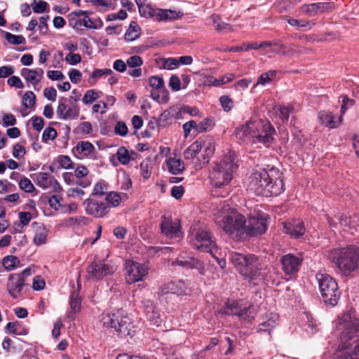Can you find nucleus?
Masks as SVG:
<instances>
[{
	"label": "nucleus",
	"instance_id": "ea45409f",
	"mask_svg": "<svg viewBox=\"0 0 359 359\" xmlns=\"http://www.w3.org/2000/svg\"><path fill=\"white\" fill-rule=\"evenodd\" d=\"M252 123H247L237 128L235 130V135L240 140H244L248 135H250L252 129Z\"/></svg>",
	"mask_w": 359,
	"mask_h": 359
},
{
	"label": "nucleus",
	"instance_id": "774afa93",
	"mask_svg": "<svg viewBox=\"0 0 359 359\" xmlns=\"http://www.w3.org/2000/svg\"><path fill=\"white\" fill-rule=\"evenodd\" d=\"M219 101L223 109L225 111H229L233 108V101L229 96H221L219 97Z\"/></svg>",
	"mask_w": 359,
	"mask_h": 359
},
{
	"label": "nucleus",
	"instance_id": "4c0bfd02",
	"mask_svg": "<svg viewBox=\"0 0 359 359\" xmlns=\"http://www.w3.org/2000/svg\"><path fill=\"white\" fill-rule=\"evenodd\" d=\"M277 72L275 70H269L266 73L262 74L257 79V83L254 87L258 85L265 86L266 83H269L276 76Z\"/></svg>",
	"mask_w": 359,
	"mask_h": 359
},
{
	"label": "nucleus",
	"instance_id": "a211bd4d",
	"mask_svg": "<svg viewBox=\"0 0 359 359\" xmlns=\"http://www.w3.org/2000/svg\"><path fill=\"white\" fill-rule=\"evenodd\" d=\"M334 6L333 2H320L311 4H304L300 10L308 16H315L318 13L331 11Z\"/></svg>",
	"mask_w": 359,
	"mask_h": 359
},
{
	"label": "nucleus",
	"instance_id": "7ed1b4c3",
	"mask_svg": "<svg viewBox=\"0 0 359 359\" xmlns=\"http://www.w3.org/2000/svg\"><path fill=\"white\" fill-rule=\"evenodd\" d=\"M229 259L236 271L245 280L250 281L258 279L266 269L262 257L252 253L231 252Z\"/></svg>",
	"mask_w": 359,
	"mask_h": 359
},
{
	"label": "nucleus",
	"instance_id": "052dcab7",
	"mask_svg": "<svg viewBox=\"0 0 359 359\" xmlns=\"http://www.w3.org/2000/svg\"><path fill=\"white\" fill-rule=\"evenodd\" d=\"M114 132L116 135L125 137L128 135V129L125 122L118 121L114 127Z\"/></svg>",
	"mask_w": 359,
	"mask_h": 359
},
{
	"label": "nucleus",
	"instance_id": "412c9836",
	"mask_svg": "<svg viewBox=\"0 0 359 359\" xmlns=\"http://www.w3.org/2000/svg\"><path fill=\"white\" fill-rule=\"evenodd\" d=\"M69 305L70 309L67 313V318L70 320H74L75 315L80 311L81 308V298L75 291H73L70 294Z\"/></svg>",
	"mask_w": 359,
	"mask_h": 359
},
{
	"label": "nucleus",
	"instance_id": "0e129e2a",
	"mask_svg": "<svg viewBox=\"0 0 359 359\" xmlns=\"http://www.w3.org/2000/svg\"><path fill=\"white\" fill-rule=\"evenodd\" d=\"M143 64L142 57L139 55H133L127 59L126 65L130 68L138 67Z\"/></svg>",
	"mask_w": 359,
	"mask_h": 359
},
{
	"label": "nucleus",
	"instance_id": "8fccbe9b",
	"mask_svg": "<svg viewBox=\"0 0 359 359\" xmlns=\"http://www.w3.org/2000/svg\"><path fill=\"white\" fill-rule=\"evenodd\" d=\"M116 157L119 162L123 165L129 163L131 160L128 150H127L124 147H121L118 149Z\"/></svg>",
	"mask_w": 359,
	"mask_h": 359
},
{
	"label": "nucleus",
	"instance_id": "680f3d73",
	"mask_svg": "<svg viewBox=\"0 0 359 359\" xmlns=\"http://www.w3.org/2000/svg\"><path fill=\"white\" fill-rule=\"evenodd\" d=\"M150 86L156 90H161L164 87L163 78L159 76H151L149 79Z\"/></svg>",
	"mask_w": 359,
	"mask_h": 359
},
{
	"label": "nucleus",
	"instance_id": "9d476101",
	"mask_svg": "<svg viewBox=\"0 0 359 359\" xmlns=\"http://www.w3.org/2000/svg\"><path fill=\"white\" fill-rule=\"evenodd\" d=\"M83 205L86 214L95 218H102L109 212L108 203L103 198L90 196L83 201Z\"/></svg>",
	"mask_w": 359,
	"mask_h": 359
},
{
	"label": "nucleus",
	"instance_id": "338daca9",
	"mask_svg": "<svg viewBox=\"0 0 359 359\" xmlns=\"http://www.w3.org/2000/svg\"><path fill=\"white\" fill-rule=\"evenodd\" d=\"M79 115V109L76 106L72 108L67 107V111L62 117V120H66L67 118L76 119L78 118Z\"/></svg>",
	"mask_w": 359,
	"mask_h": 359
},
{
	"label": "nucleus",
	"instance_id": "20e7f679",
	"mask_svg": "<svg viewBox=\"0 0 359 359\" xmlns=\"http://www.w3.org/2000/svg\"><path fill=\"white\" fill-rule=\"evenodd\" d=\"M327 259L345 276H349L359 268V248L350 245L328 250Z\"/></svg>",
	"mask_w": 359,
	"mask_h": 359
},
{
	"label": "nucleus",
	"instance_id": "37998d69",
	"mask_svg": "<svg viewBox=\"0 0 359 359\" xmlns=\"http://www.w3.org/2000/svg\"><path fill=\"white\" fill-rule=\"evenodd\" d=\"M19 263L20 261L18 258L13 255L5 257L2 262V264L6 271L13 270Z\"/></svg>",
	"mask_w": 359,
	"mask_h": 359
},
{
	"label": "nucleus",
	"instance_id": "5fc2aeb1",
	"mask_svg": "<svg viewBox=\"0 0 359 359\" xmlns=\"http://www.w3.org/2000/svg\"><path fill=\"white\" fill-rule=\"evenodd\" d=\"M79 21H80V18H79L77 15H73V12L69 15V26L72 27L78 34H82L84 29L81 27H79V24H77Z\"/></svg>",
	"mask_w": 359,
	"mask_h": 359
},
{
	"label": "nucleus",
	"instance_id": "13d9d810",
	"mask_svg": "<svg viewBox=\"0 0 359 359\" xmlns=\"http://www.w3.org/2000/svg\"><path fill=\"white\" fill-rule=\"evenodd\" d=\"M90 2L98 7L111 8L112 9L115 8L116 4V0H90Z\"/></svg>",
	"mask_w": 359,
	"mask_h": 359
},
{
	"label": "nucleus",
	"instance_id": "e2e57ef3",
	"mask_svg": "<svg viewBox=\"0 0 359 359\" xmlns=\"http://www.w3.org/2000/svg\"><path fill=\"white\" fill-rule=\"evenodd\" d=\"M172 251V248L170 247L151 246L148 249V252L151 255H155L159 253H169Z\"/></svg>",
	"mask_w": 359,
	"mask_h": 359
},
{
	"label": "nucleus",
	"instance_id": "4468645a",
	"mask_svg": "<svg viewBox=\"0 0 359 359\" xmlns=\"http://www.w3.org/2000/svg\"><path fill=\"white\" fill-rule=\"evenodd\" d=\"M245 217L241 215L227 216L224 219L223 229L230 235H244Z\"/></svg>",
	"mask_w": 359,
	"mask_h": 359
},
{
	"label": "nucleus",
	"instance_id": "f3484780",
	"mask_svg": "<svg viewBox=\"0 0 359 359\" xmlns=\"http://www.w3.org/2000/svg\"><path fill=\"white\" fill-rule=\"evenodd\" d=\"M187 287L185 284L182 280L177 282L170 281L169 283L162 285L158 290V294L161 296L174 295L176 297L182 296L186 294Z\"/></svg>",
	"mask_w": 359,
	"mask_h": 359
},
{
	"label": "nucleus",
	"instance_id": "1a4fd4ad",
	"mask_svg": "<svg viewBox=\"0 0 359 359\" xmlns=\"http://www.w3.org/2000/svg\"><path fill=\"white\" fill-rule=\"evenodd\" d=\"M194 248L201 252L212 253V250L216 247L215 238L212 234L205 230L199 229L195 236L194 240L190 241Z\"/></svg>",
	"mask_w": 359,
	"mask_h": 359
},
{
	"label": "nucleus",
	"instance_id": "f704fd0d",
	"mask_svg": "<svg viewBox=\"0 0 359 359\" xmlns=\"http://www.w3.org/2000/svg\"><path fill=\"white\" fill-rule=\"evenodd\" d=\"M241 306L239 305L238 302H227L225 306L222 308V311L226 315H233L238 316L239 312H241Z\"/></svg>",
	"mask_w": 359,
	"mask_h": 359
},
{
	"label": "nucleus",
	"instance_id": "7c9ffc66",
	"mask_svg": "<svg viewBox=\"0 0 359 359\" xmlns=\"http://www.w3.org/2000/svg\"><path fill=\"white\" fill-rule=\"evenodd\" d=\"M48 233V230L43 224L39 226L36 229L34 237V244L36 245L45 244L47 240Z\"/></svg>",
	"mask_w": 359,
	"mask_h": 359
},
{
	"label": "nucleus",
	"instance_id": "393cba45",
	"mask_svg": "<svg viewBox=\"0 0 359 359\" xmlns=\"http://www.w3.org/2000/svg\"><path fill=\"white\" fill-rule=\"evenodd\" d=\"M181 11H175L172 10H163L158 9L156 20L158 21H171L172 20L178 19L183 15Z\"/></svg>",
	"mask_w": 359,
	"mask_h": 359
},
{
	"label": "nucleus",
	"instance_id": "423d86ee",
	"mask_svg": "<svg viewBox=\"0 0 359 359\" xmlns=\"http://www.w3.org/2000/svg\"><path fill=\"white\" fill-rule=\"evenodd\" d=\"M321 296L326 304L335 306L340 298V292L336 280L327 273H318L316 276Z\"/></svg>",
	"mask_w": 359,
	"mask_h": 359
},
{
	"label": "nucleus",
	"instance_id": "c9c22d12",
	"mask_svg": "<svg viewBox=\"0 0 359 359\" xmlns=\"http://www.w3.org/2000/svg\"><path fill=\"white\" fill-rule=\"evenodd\" d=\"M255 309L250 306L248 307H241V312H239L238 318L241 321L248 323L255 318Z\"/></svg>",
	"mask_w": 359,
	"mask_h": 359
},
{
	"label": "nucleus",
	"instance_id": "79ce46f5",
	"mask_svg": "<svg viewBox=\"0 0 359 359\" xmlns=\"http://www.w3.org/2000/svg\"><path fill=\"white\" fill-rule=\"evenodd\" d=\"M20 74L27 83L33 84L36 89V85L40 82V79L36 78L34 74H32L31 69L22 68L20 71Z\"/></svg>",
	"mask_w": 359,
	"mask_h": 359
},
{
	"label": "nucleus",
	"instance_id": "864d4df0",
	"mask_svg": "<svg viewBox=\"0 0 359 359\" xmlns=\"http://www.w3.org/2000/svg\"><path fill=\"white\" fill-rule=\"evenodd\" d=\"M36 96L32 91H27L22 97V104L26 108L32 107L35 104Z\"/></svg>",
	"mask_w": 359,
	"mask_h": 359
},
{
	"label": "nucleus",
	"instance_id": "9b49d317",
	"mask_svg": "<svg viewBox=\"0 0 359 359\" xmlns=\"http://www.w3.org/2000/svg\"><path fill=\"white\" fill-rule=\"evenodd\" d=\"M160 229L161 233L168 239H177L182 237L181 223L178 219L172 220L170 217L162 215Z\"/></svg>",
	"mask_w": 359,
	"mask_h": 359
},
{
	"label": "nucleus",
	"instance_id": "de8ad7c7",
	"mask_svg": "<svg viewBox=\"0 0 359 359\" xmlns=\"http://www.w3.org/2000/svg\"><path fill=\"white\" fill-rule=\"evenodd\" d=\"M147 318L151 324L159 326L161 323L160 314L155 309H152L151 307L148 308V311L146 313Z\"/></svg>",
	"mask_w": 359,
	"mask_h": 359
},
{
	"label": "nucleus",
	"instance_id": "49530a36",
	"mask_svg": "<svg viewBox=\"0 0 359 359\" xmlns=\"http://www.w3.org/2000/svg\"><path fill=\"white\" fill-rule=\"evenodd\" d=\"M139 12L142 16L151 18L156 20L158 9L152 8L151 5L147 4L144 7H140V11Z\"/></svg>",
	"mask_w": 359,
	"mask_h": 359
},
{
	"label": "nucleus",
	"instance_id": "3c124183",
	"mask_svg": "<svg viewBox=\"0 0 359 359\" xmlns=\"http://www.w3.org/2000/svg\"><path fill=\"white\" fill-rule=\"evenodd\" d=\"M5 39L6 41L13 45L25 44L26 43L25 38L22 35H14L10 32L5 33Z\"/></svg>",
	"mask_w": 359,
	"mask_h": 359
},
{
	"label": "nucleus",
	"instance_id": "f257e3e1",
	"mask_svg": "<svg viewBox=\"0 0 359 359\" xmlns=\"http://www.w3.org/2000/svg\"><path fill=\"white\" fill-rule=\"evenodd\" d=\"M248 189L257 196H278L285 190L283 173L274 166L254 169L248 177Z\"/></svg>",
	"mask_w": 359,
	"mask_h": 359
},
{
	"label": "nucleus",
	"instance_id": "a18cd8bd",
	"mask_svg": "<svg viewBox=\"0 0 359 359\" xmlns=\"http://www.w3.org/2000/svg\"><path fill=\"white\" fill-rule=\"evenodd\" d=\"M100 94H102L100 91L94 89L88 90L84 94L82 101L85 104H90L100 97Z\"/></svg>",
	"mask_w": 359,
	"mask_h": 359
},
{
	"label": "nucleus",
	"instance_id": "cd10ccee",
	"mask_svg": "<svg viewBox=\"0 0 359 359\" xmlns=\"http://www.w3.org/2000/svg\"><path fill=\"white\" fill-rule=\"evenodd\" d=\"M337 219L340 222L341 226L349 227L350 229L356 228L358 222H359L358 217L353 214V215H346L345 214H341L337 216Z\"/></svg>",
	"mask_w": 359,
	"mask_h": 359
},
{
	"label": "nucleus",
	"instance_id": "bb28decb",
	"mask_svg": "<svg viewBox=\"0 0 359 359\" xmlns=\"http://www.w3.org/2000/svg\"><path fill=\"white\" fill-rule=\"evenodd\" d=\"M287 21L291 26L294 27L298 30L302 31L310 30L316 25V23L312 21L294 18H287Z\"/></svg>",
	"mask_w": 359,
	"mask_h": 359
},
{
	"label": "nucleus",
	"instance_id": "09e8293b",
	"mask_svg": "<svg viewBox=\"0 0 359 359\" xmlns=\"http://www.w3.org/2000/svg\"><path fill=\"white\" fill-rule=\"evenodd\" d=\"M32 10L35 13H43L49 11V4L44 1L34 0L31 4Z\"/></svg>",
	"mask_w": 359,
	"mask_h": 359
},
{
	"label": "nucleus",
	"instance_id": "5701e85b",
	"mask_svg": "<svg viewBox=\"0 0 359 359\" xmlns=\"http://www.w3.org/2000/svg\"><path fill=\"white\" fill-rule=\"evenodd\" d=\"M275 132L276 130L274 128L270 123H266L262 126V133L258 135H255L254 137L256 138L257 142L268 146L273 142V135Z\"/></svg>",
	"mask_w": 359,
	"mask_h": 359
},
{
	"label": "nucleus",
	"instance_id": "a19ab883",
	"mask_svg": "<svg viewBox=\"0 0 359 359\" xmlns=\"http://www.w3.org/2000/svg\"><path fill=\"white\" fill-rule=\"evenodd\" d=\"M113 74V71L110 69H95L91 74L88 82L93 85L96 81L103 75H111Z\"/></svg>",
	"mask_w": 359,
	"mask_h": 359
},
{
	"label": "nucleus",
	"instance_id": "c85d7f7f",
	"mask_svg": "<svg viewBox=\"0 0 359 359\" xmlns=\"http://www.w3.org/2000/svg\"><path fill=\"white\" fill-rule=\"evenodd\" d=\"M109 184L104 180L97 182L93 188V191L90 196L93 198H104L108 193Z\"/></svg>",
	"mask_w": 359,
	"mask_h": 359
},
{
	"label": "nucleus",
	"instance_id": "e433bc0d",
	"mask_svg": "<svg viewBox=\"0 0 359 359\" xmlns=\"http://www.w3.org/2000/svg\"><path fill=\"white\" fill-rule=\"evenodd\" d=\"M103 199L105 203H108L109 210L111 207H117L121 201L120 195L115 191H109Z\"/></svg>",
	"mask_w": 359,
	"mask_h": 359
},
{
	"label": "nucleus",
	"instance_id": "2eb2a0df",
	"mask_svg": "<svg viewBox=\"0 0 359 359\" xmlns=\"http://www.w3.org/2000/svg\"><path fill=\"white\" fill-rule=\"evenodd\" d=\"M114 272V269L112 266L101 261L93 262L87 267L88 280H100Z\"/></svg>",
	"mask_w": 359,
	"mask_h": 359
},
{
	"label": "nucleus",
	"instance_id": "aec40b11",
	"mask_svg": "<svg viewBox=\"0 0 359 359\" xmlns=\"http://www.w3.org/2000/svg\"><path fill=\"white\" fill-rule=\"evenodd\" d=\"M25 280H22V278L16 273H11L8 276L7 288L10 295L14 298L18 299L20 294L25 285Z\"/></svg>",
	"mask_w": 359,
	"mask_h": 359
},
{
	"label": "nucleus",
	"instance_id": "c756f323",
	"mask_svg": "<svg viewBox=\"0 0 359 359\" xmlns=\"http://www.w3.org/2000/svg\"><path fill=\"white\" fill-rule=\"evenodd\" d=\"M140 32H141V28L138 25V24L135 21H132L130 23L129 27L125 34L124 38H125L126 41H135V39H137L140 37Z\"/></svg>",
	"mask_w": 359,
	"mask_h": 359
},
{
	"label": "nucleus",
	"instance_id": "4d7b16f0",
	"mask_svg": "<svg viewBox=\"0 0 359 359\" xmlns=\"http://www.w3.org/2000/svg\"><path fill=\"white\" fill-rule=\"evenodd\" d=\"M57 162L61 168H63L65 169H70L74 168V163L68 156H59L57 158Z\"/></svg>",
	"mask_w": 359,
	"mask_h": 359
},
{
	"label": "nucleus",
	"instance_id": "603ef678",
	"mask_svg": "<svg viewBox=\"0 0 359 359\" xmlns=\"http://www.w3.org/2000/svg\"><path fill=\"white\" fill-rule=\"evenodd\" d=\"M18 184L20 189L26 193H32L35 190L30 180L25 176L21 177Z\"/></svg>",
	"mask_w": 359,
	"mask_h": 359
},
{
	"label": "nucleus",
	"instance_id": "dca6fc26",
	"mask_svg": "<svg viewBox=\"0 0 359 359\" xmlns=\"http://www.w3.org/2000/svg\"><path fill=\"white\" fill-rule=\"evenodd\" d=\"M172 265H178L187 269L196 270L201 276L206 274L203 261L194 257H180L175 262H173Z\"/></svg>",
	"mask_w": 359,
	"mask_h": 359
},
{
	"label": "nucleus",
	"instance_id": "f8f14e48",
	"mask_svg": "<svg viewBox=\"0 0 359 359\" xmlns=\"http://www.w3.org/2000/svg\"><path fill=\"white\" fill-rule=\"evenodd\" d=\"M303 260L302 254L301 253L296 255L287 253L280 259L281 269L287 276L295 275L300 270Z\"/></svg>",
	"mask_w": 359,
	"mask_h": 359
},
{
	"label": "nucleus",
	"instance_id": "2f4dec72",
	"mask_svg": "<svg viewBox=\"0 0 359 359\" xmlns=\"http://www.w3.org/2000/svg\"><path fill=\"white\" fill-rule=\"evenodd\" d=\"M320 123L330 128H334L337 126V123L334 121V115L329 111H321L319 114Z\"/></svg>",
	"mask_w": 359,
	"mask_h": 359
},
{
	"label": "nucleus",
	"instance_id": "39448f33",
	"mask_svg": "<svg viewBox=\"0 0 359 359\" xmlns=\"http://www.w3.org/2000/svg\"><path fill=\"white\" fill-rule=\"evenodd\" d=\"M237 169L236 153L230 151L210 172L211 184L216 189L225 188L230 184Z\"/></svg>",
	"mask_w": 359,
	"mask_h": 359
},
{
	"label": "nucleus",
	"instance_id": "a878e982",
	"mask_svg": "<svg viewBox=\"0 0 359 359\" xmlns=\"http://www.w3.org/2000/svg\"><path fill=\"white\" fill-rule=\"evenodd\" d=\"M168 171L173 175H178L184 169V162L175 158H169L166 161Z\"/></svg>",
	"mask_w": 359,
	"mask_h": 359
},
{
	"label": "nucleus",
	"instance_id": "473e14b6",
	"mask_svg": "<svg viewBox=\"0 0 359 359\" xmlns=\"http://www.w3.org/2000/svg\"><path fill=\"white\" fill-rule=\"evenodd\" d=\"M76 149L79 154L88 156L95 151V147L88 141H81L77 143Z\"/></svg>",
	"mask_w": 359,
	"mask_h": 359
},
{
	"label": "nucleus",
	"instance_id": "c03bdc74",
	"mask_svg": "<svg viewBox=\"0 0 359 359\" xmlns=\"http://www.w3.org/2000/svg\"><path fill=\"white\" fill-rule=\"evenodd\" d=\"M215 125L214 118L208 117L201 121L197 126V132L203 133L210 131Z\"/></svg>",
	"mask_w": 359,
	"mask_h": 359
},
{
	"label": "nucleus",
	"instance_id": "0eeeda50",
	"mask_svg": "<svg viewBox=\"0 0 359 359\" xmlns=\"http://www.w3.org/2000/svg\"><path fill=\"white\" fill-rule=\"evenodd\" d=\"M101 322L104 327L114 328V330L123 335H128L130 319L123 309L104 313Z\"/></svg>",
	"mask_w": 359,
	"mask_h": 359
},
{
	"label": "nucleus",
	"instance_id": "bf43d9fd",
	"mask_svg": "<svg viewBox=\"0 0 359 359\" xmlns=\"http://www.w3.org/2000/svg\"><path fill=\"white\" fill-rule=\"evenodd\" d=\"M57 137V131L55 128L52 127L46 128L42 134V140L43 142H47L48 140H53Z\"/></svg>",
	"mask_w": 359,
	"mask_h": 359
},
{
	"label": "nucleus",
	"instance_id": "58836bf2",
	"mask_svg": "<svg viewBox=\"0 0 359 359\" xmlns=\"http://www.w3.org/2000/svg\"><path fill=\"white\" fill-rule=\"evenodd\" d=\"M77 24H79V27L83 26L86 28L92 29H100L103 26L102 20H99V25H97L89 16H86L83 19H80V21H79Z\"/></svg>",
	"mask_w": 359,
	"mask_h": 359
},
{
	"label": "nucleus",
	"instance_id": "b1692460",
	"mask_svg": "<svg viewBox=\"0 0 359 359\" xmlns=\"http://www.w3.org/2000/svg\"><path fill=\"white\" fill-rule=\"evenodd\" d=\"M210 20L212 22L215 29L218 32L229 33L232 32L233 31L232 26L229 23L223 22L220 16L218 15H212L210 16Z\"/></svg>",
	"mask_w": 359,
	"mask_h": 359
},
{
	"label": "nucleus",
	"instance_id": "6e6552de",
	"mask_svg": "<svg viewBox=\"0 0 359 359\" xmlns=\"http://www.w3.org/2000/svg\"><path fill=\"white\" fill-rule=\"evenodd\" d=\"M269 217L265 214H259L257 217L245 219L244 234L253 237L264 233L267 229Z\"/></svg>",
	"mask_w": 359,
	"mask_h": 359
},
{
	"label": "nucleus",
	"instance_id": "4be33fe9",
	"mask_svg": "<svg viewBox=\"0 0 359 359\" xmlns=\"http://www.w3.org/2000/svg\"><path fill=\"white\" fill-rule=\"evenodd\" d=\"M30 177L35 182L37 186L43 189L50 188L53 182L54 177L50 175L47 172H38L31 174Z\"/></svg>",
	"mask_w": 359,
	"mask_h": 359
},
{
	"label": "nucleus",
	"instance_id": "6e6d98bb",
	"mask_svg": "<svg viewBox=\"0 0 359 359\" xmlns=\"http://www.w3.org/2000/svg\"><path fill=\"white\" fill-rule=\"evenodd\" d=\"M294 108L292 106H280L279 107V117L282 123L287 122L289 119L290 114L292 112Z\"/></svg>",
	"mask_w": 359,
	"mask_h": 359
},
{
	"label": "nucleus",
	"instance_id": "6ab92c4d",
	"mask_svg": "<svg viewBox=\"0 0 359 359\" xmlns=\"http://www.w3.org/2000/svg\"><path fill=\"white\" fill-rule=\"evenodd\" d=\"M283 224L284 232L294 239L301 238L306 232L304 223L302 221L294 220L290 222H284Z\"/></svg>",
	"mask_w": 359,
	"mask_h": 359
},
{
	"label": "nucleus",
	"instance_id": "72a5a7b5",
	"mask_svg": "<svg viewBox=\"0 0 359 359\" xmlns=\"http://www.w3.org/2000/svg\"><path fill=\"white\" fill-rule=\"evenodd\" d=\"M201 144L196 141L184 151V158L187 160H193L201 151Z\"/></svg>",
	"mask_w": 359,
	"mask_h": 359
},
{
	"label": "nucleus",
	"instance_id": "69168bd1",
	"mask_svg": "<svg viewBox=\"0 0 359 359\" xmlns=\"http://www.w3.org/2000/svg\"><path fill=\"white\" fill-rule=\"evenodd\" d=\"M162 66L166 69H173L178 67V62L177 57H168L163 59Z\"/></svg>",
	"mask_w": 359,
	"mask_h": 359
},
{
	"label": "nucleus",
	"instance_id": "ddd939ff",
	"mask_svg": "<svg viewBox=\"0 0 359 359\" xmlns=\"http://www.w3.org/2000/svg\"><path fill=\"white\" fill-rule=\"evenodd\" d=\"M126 280L128 284L142 280L148 273V267L145 264L130 260L126 263Z\"/></svg>",
	"mask_w": 359,
	"mask_h": 359
},
{
	"label": "nucleus",
	"instance_id": "f03ea898",
	"mask_svg": "<svg viewBox=\"0 0 359 359\" xmlns=\"http://www.w3.org/2000/svg\"><path fill=\"white\" fill-rule=\"evenodd\" d=\"M341 328L339 346L342 351L337 359H359V318L339 319L338 329Z\"/></svg>",
	"mask_w": 359,
	"mask_h": 359
}]
</instances>
